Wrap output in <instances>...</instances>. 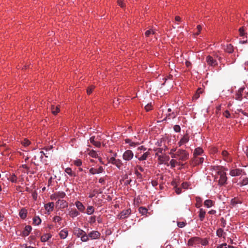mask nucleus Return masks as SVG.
Returning <instances> with one entry per match:
<instances>
[{
  "label": "nucleus",
  "mask_w": 248,
  "mask_h": 248,
  "mask_svg": "<svg viewBox=\"0 0 248 248\" xmlns=\"http://www.w3.org/2000/svg\"><path fill=\"white\" fill-rule=\"evenodd\" d=\"M226 169H224V170L219 169L217 170V175L219 176V179L218 180V185L220 186H223L226 183L227 180V177L226 176V173L225 172Z\"/></svg>",
  "instance_id": "f257e3e1"
},
{
  "label": "nucleus",
  "mask_w": 248,
  "mask_h": 248,
  "mask_svg": "<svg viewBox=\"0 0 248 248\" xmlns=\"http://www.w3.org/2000/svg\"><path fill=\"white\" fill-rule=\"evenodd\" d=\"M176 155L178 156L179 160L185 161L189 158V154L186 150L183 149H179L176 152Z\"/></svg>",
  "instance_id": "f03ea898"
},
{
  "label": "nucleus",
  "mask_w": 248,
  "mask_h": 248,
  "mask_svg": "<svg viewBox=\"0 0 248 248\" xmlns=\"http://www.w3.org/2000/svg\"><path fill=\"white\" fill-rule=\"evenodd\" d=\"M218 57V55L217 54H215L214 55V57L210 55H208L206 57V62H207V64L209 65V66L215 67L217 66L218 64L215 58Z\"/></svg>",
  "instance_id": "7ed1b4c3"
},
{
  "label": "nucleus",
  "mask_w": 248,
  "mask_h": 248,
  "mask_svg": "<svg viewBox=\"0 0 248 248\" xmlns=\"http://www.w3.org/2000/svg\"><path fill=\"white\" fill-rule=\"evenodd\" d=\"M134 157V153L130 150H126L123 155V158L126 161H130Z\"/></svg>",
  "instance_id": "20e7f679"
},
{
  "label": "nucleus",
  "mask_w": 248,
  "mask_h": 248,
  "mask_svg": "<svg viewBox=\"0 0 248 248\" xmlns=\"http://www.w3.org/2000/svg\"><path fill=\"white\" fill-rule=\"evenodd\" d=\"M108 162L115 165L119 169L122 167L123 163L120 159H116L114 157H111L109 158Z\"/></svg>",
  "instance_id": "39448f33"
},
{
  "label": "nucleus",
  "mask_w": 248,
  "mask_h": 248,
  "mask_svg": "<svg viewBox=\"0 0 248 248\" xmlns=\"http://www.w3.org/2000/svg\"><path fill=\"white\" fill-rule=\"evenodd\" d=\"M171 109L169 108L168 109V113L166 114V116L163 119L164 121L166 120L167 119L170 120L171 119H174L178 115L177 112L173 111L171 113Z\"/></svg>",
  "instance_id": "423d86ee"
},
{
  "label": "nucleus",
  "mask_w": 248,
  "mask_h": 248,
  "mask_svg": "<svg viewBox=\"0 0 248 248\" xmlns=\"http://www.w3.org/2000/svg\"><path fill=\"white\" fill-rule=\"evenodd\" d=\"M131 213V210L130 209H127L126 210H124L122 211L120 214L118 215V217L120 219H124L127 218Z\"/></svg>",
  "instance_id": "0eeeda50"
},
{
  "label": "nucleus",
  "mask_w": 248,
  "mask_h": 248,
  "mask_svg": "<svg viewBox=\"0 0 248 248\" xmlns=\"http://www.w3.org/2000/svg\"><path fill=\"white\" fill-rule=\"evenodd\" d=\"M200 238L198 237H193L189 239L187 242V245L189 246H192L194 245L200 244Z\"/></svg>",
  "instance_id": "6e6552de"
},
{
  "label": "nucleus",
  "mask_w": 248,
  "mask_h": 248,
  "mask_svg": "<svg viewBox=\"0 0 248 248\" xmlns=\"http://www.w3.org/2000/svg\"><path fill=\"white\" fill-rule=\"evenodd\" d=\"M89 236L92 239H96L100 237V233L98 231H93L89 233Z\"/></svg>",
  "instance_id": "1a4fd4ad"
},
{
  "label": "nucleus",
  "mask_w": 248,
  "mask_h": 248,
  "mask_svg": "<svg viewBox=\"0 0 248 248\" xmlns=\"http://www.w3.org/2000/svg\"><path fill=\"white\" fill-rule=\"evenodd\" d=\"M56 206H59L60 208H65L68 206V203L65 201L59 200L56 202Z\"/></svg>",
  "instance_id": "9d476101"
},
{
  "label": "nucleus",
  "mask_w": 248,
  "mask_h": 248,
  "mask_svg": "<svg viewBox=\"0 0 248 248\" xmlns=\"http://www.w3.org/2000/svg\"><path fill=\"white\" fill-rule=\"evenodd\" d=\"M242 170L240 169H233L230 170V174L232 176H237L241 175Z\"/></svg>",
  "instance_id": "9b49d317"
},
{
  "label": "nucleus",
  "mask_w": 248,
  "mask_h": 248,
  "mask_svg": "<svg viewBox=\"0 0 248 248\" xmlns=\"http://www.w3.org/2000/svg\"><path fill=\"white\" fill-rule=\"evenodd\" d=\"M189 141V137L188 135L186 134L180 140L178 143V144L179 147L181 146L185 143H187Z\"/></svg>",
  "instance_id": "f8f14e48"
},
{
  "label": "nucleus",
  "mask_w": 248,
  "mask_h": 248,
  "mask_svg": "<svg viewBox=\"0 0 248 248\" xmlns=\"http://www.w3.org/2000/svg\"><path fill=\"white\" fill-rule=\"evenodd\" d=\"M54 207V203L53 202H49L45 205V208L47 212L52 211Z\"/></svg>",
  "instance_id": "ddd939ff"
},
{
  "label": "nucleus",
  "mask_w": 248,
  "mask_h": 248,
  "mask_svg": "<svg viewBox=\"0 0 248 248\" xmlns=\"http://www.w3.org/2000/svg\"><path fill=\"white\" fill-rule=\"evenodd\" d=\"M221 154L223 157L225 161H226L227 162H229L232 160V158H231L230 154L228 153V152L227 151H226V150L223 151L222 152Z\"/></svg>",
  "instance_id": "4468645a"
},
{
  "label": "nucleus",
  "mask_w": 248,
  "mask_h": 248,
  "mask_svg": "<svg viewBox=\"0 0 248 248\" xmlns=\"http://www.w3.org/2000/svg\"><path fill=\"white\" fill-rule=\"evenodd\" d=\"M84 231L80 228H75L74 229L73 233L78 237H81Z\"/></svg>",
  "instance_id": "2eb2a0df"
},
{
  "label": "nucleus",
  "mask_w": 248,
  "mask_h": 248,
  "mask_svg": "<svg viewBox=\"0 0 248 248\" xmlns=\"http://www.w3.org/2000/svg\"><path fill=\"white\" fill-rule=\"evenodd\" d=\"M150 155V153L149 152H146L144 153L141 156L138 157V155L137 154L135 155V157L136 158H138V159L140 161L145 160H146L149 155Z\"/></svg>",
  "instance_id": "dca6fc26"
},
{
  "label": "nucleus",
  "mask_w": 248,
  "mask_h": 248,
  "mask_svg": "<svg viewBox=\"0 0 248 248\" xmlns=\"http://www.w3.org/2000/svg\"><path fill=\"white\" fill-rule=\"evenodd\" d=\"M44 152L43 151H40L36 155L34 156V159L36 160L37 157H38L40 161L42 162H45L46 161V160H44Z\"/></svg>",
  "instance_id": "f3484780"
},
{
  "label": "nucleus",
  "mask_w": 248,
  "mask_h": 248,
  "mask_svg": "<svg viewBox=\"0 0 248 248\" xmlns=\"http://www.w3.org/2000/svg\"><path fill=\"white\" fill-rule=\"evenodd\" d=\"M199 213V217L200 218V220L202 221L204 220L205 218V216L206 214V212L205 210H204L203 209L201 208L198 212Z\"/></svg>",
  "instance_id": "a211bd4d"
},
{
  "label": "nucleus",
  "mask_w": 248,
  "mask_h": 248,
  "mask_svg": "<svg viewBox=\"0 0 248 248\" xmlns=\"http://www.w3.org/2000/svg\"><path fill=\"white\" fill-rule=\"evenodd\" d=\"M75 205L77 208L78 209L79 211L81 212H83L85 210V206L83 205V204L79 201H77L75 202Z\"/></svg>",
  "instance_id": "6ab92c4d"
},
{
  "label": "nucleus",
  "mask_w": 248,
  "mask_h": 248,
  "mask_svg": "<svg viewBox=\"0 0 248 248\" xmlns=\"http://www.w3.org/2000/svg\"><path fill=\"white\" fill-rule=\"evenodd\" d=\"M27 210L25 208H22L19 213V216L22 219H25L27 217Z\"/></svg>",
  "instance_id": "aec40b11"
},
{
  "label": "nucleus",
  "mask_w": 248,
  "mask_h": 248,
  "mask_svg": "<svg viewBox=\"0 0 248 248\" xmlns=\"http://www.w3.org/2000/svg\"><path fill=\"white\" fill-rule=\"evenodd\" d=\"M203 150L201 148H197L195 149L193 155L194 158L196 157V156H198V155H201L203 153Z\"/></svg>",
  "instance_id": "412c9836"
},
{
  "label": "nucleus",
  "mask_w": 248,
  "mask_h": 248,
  "mask_svg": "<svg viewBox=\"0 0 248 248\" xmlns=\"http://www.w3.org/2000/svg\"><path fill=\"white\" fill-rule=\"evenodd\" d=\"M94 139V136H92V137H91L90 139V142L94 146H95L96 147H100L101 146V143L100 142L95 141Z\"/></svg>",
  "instance_id": "4be33fe9"
},
{
  "label": "nucleus",
  "mask_w": 248,
  "mask_h": 248,
  "mask_svg": "<svg viewBox=\"0 0 248 248\" xmlns=\"http://www.w3.org/2000/svg\"><path fill=\"white\" fill-rule=\"evenodd\" d=\"M31 227L30 225H27L25 227L24 230L23 232V235L24 236L29 235L30 232L31 231Z\"/></svg>",
  "instance_id": "5701e85b"
},
{
  "label": "nucleus",
  "mask_w": 248,
  "mask_h": 248,
  "mask_svg": "<svg viewBox=\"0 0 248 248\" xmlns=\"http://www.w3.org/2000/svg\"><path fill=\"white\" fill-rule=\"evenodd\" d=\"M68 233V231L66 229H63L60 232L59 235L62 239H65L67 236Z\"/></svg>",
  "instance_id": "b1692460"
},
{
  "label": "nucleus",
  "mask_w": 248,
  "mask_h": 248,
  "mask_svg": "<svg viewBox=\"0 0 248 248\" xmlns=\"http://www.w3.org/2000/svg\"><path fill=\"white\" fill-rule=\"evenodd\" d=\"M224 50L226 52L229 53H232L233 51V47L231 44H228L224 48Z\"/></svg>",
  "instance_id": "393cba45"
},
{
  "label": "nucleus",
  "mask_w": 248,
  "mask_h": 248,
  "mask_svg": "<svg viewBox=\"0 0 248 248\" xmlns=\"http://www.w3.org/2000/svg\"><path fill=\"white\" fill-rule=\"evenodd\" d=\"M79 215V212L76 209H72L69 212V216L73 218L77 217Z\"/></svg>",
  "instance_id": "a878e982"
},
{
  "label": "nucleus",
  "mask_w": 248,
  "mask_h": 248,
  "mask_svg": "<svg viewBox=\"0 0 248 248\" xmlns=\"http://www.w3.org/2000/svg\"><path fill=\"white\" fill-rule=\"evenodd\" d=\"M51 237L50 233L45 234L41 236V239L42 242H46L49 240Z\"/></svg>",
  "instance_id": "bb28decb"
},
{
  "label": "nucleus",
  "mask_w": 248,
  "mask_h": 248,
  "mask_svg": "<svg viewBox=\"0 0 248 248\" xmlns=\"http://www.w3.org/2000/svg\"><path fill=\"white\" fill-rule=\"evenodd\" d=\"M202 92V88H199L197 90L196 93H195V94L193 96V100H197L199 97L200 94H201Z\"/></svg>",
  "instance_id": "cd10ccee"
},
{
  "label": "nucleus",
  "mask_w": 248,
  "mask_h": 248,
  "mask_svg": "<svg viewBox=\"0 0 248 248\" xmlns=\"http://www.w3.org/2000/svg\"><path fill=\"white\" fill-rule=\"evenodd\" d=\"M65 172L71 176H76V173L72 170L70 168H67L65 170Z\"/></svg>",
  "instance_id": "c85d7f7f"
},
{
  "label": "nucleus",
  "mask_w": 248,
  "mask_h": 248,
  "mask_svg": "<svg viewBox=\"0 0 248 248\" xmlns=\"http://www.w3.org/2000/svg\"><path fill=\"white\" fill-rule=\"evenodd\" d=\"M203 157H199L198 156H196V157L194 158V161L196 164L202 163L203 161Z\"/></svg>",
  "instance_id": "c756f323"
},
{
  "label": "nucleus",
  "mask_w": 248,
  "mask_h": 248,
  "mask_svg": "<svg viewBox=\"0 0 248 248\" xmlns=\"http://www.w3.org/2000/svg\"><path fill=\"white\" fill-rule=\"evenodd\" d=\"M41 222V219L38 216H35L33 218V224L36 225L40 224Z\"/></svg>",
  "instance_id": "7c9ffc66"
},
{
  "label": "nucleus",
  "mask_w": 248,
  "mask_h": 248,
  "mask_svg": "<svg viewBox=\"0 0 248 248\" xmlns=\"http://www.w3.org/2000/svg\"><path fill=\"white\" fill-rule=\"evenodd\" d=\"M89 234L87 235L86 232H84L82 236H81L80 239L82 242H87L89 240Z\"/></svg>",
  "instance_id": "2f4dec72"
},
{
  "label": "nucleus",
  "mask_w": 248,
  "mask_h": 248,
  "mask_svg": "<svg viewBox=\"0 0 248 248\" xmlns=\"http://www.w3.org/2000/svg\"><path fill=\"white\" fill-rule=\"evenodd\" d=\"M204 205L207 208L211 207L213 206V201L210 200H206L204 202Z\"/></svg>",
  "instance_id": "473e14b6"
},
{
  "label": "nucleus",
  "mask_w": 248,
  "mask_h": 248,
  "mask_svg": "<svg viewBox=\"0 0 248 248\" xmlns=\"http://www.w3.org/2000/svg\"><path fill=\"white\" fill-rule=\"evenodd\" d=\"M55 195L58 197V198L62 199L66 196L65 193L63 191H59L55 193Z\"/></svg>",
  "instance_id": "72a5a7b5"
},
{
  "label": "nucleus",
  "mask_w": 248,
  "mask_h": 248,
  "mask_svg": "<svg viewBox=\"0 0 248 248\" xmlns=\"http://www.w3.org/2000/svg\"><path fill=\"white\" fill-rule=\"evenodd\" d=\"M51 110L53 114L56 115L59 112L60 109L58 106L55 107L54 106L52 105L51 106Z\"/></svg>",
  "instance_id": "f704fd0d"
},
{
  "label": "nucleus",
  "mask_w": 248,
  "mask_h": 248,
  "mask_svg": "<svg viewBox=\"0 0 248 248\" xmlns=\"http://www.w3.org/2000/svg\"><path fill=\"white\" fill-rule=\"evenodd\" d=\"M88 154L90 156H91L92 157H94V158L98 157V154H97L96 152L93 150L90 151Z\"/></svg>",
  "instance_id": "c9c22d12"
},
{
  "label": "nucleus",
  "mask_w": 248,
  "mask_h": 248,
  "mask_svg": "<svg viewBox=\"0 0 248 248\" xmlns=\"http://www.w3.org/2000/svg\"><path fill=\"white\" fill-rule=\"evenodd\" d=\"M240 203H241V202L240 200H239L236 198L232 199L231 200V204L232 206H235L237 204H240Z\"/></svg>",
  "instance_id": "e433bc0d"
},
{
  "label": "nucleus",
  "mask_w": 248,
  "mask_h": 248,
  "mask_svg": "<svg viewBox=\"0 0 248 248\" xmlns=\"http://www.w3.org/2000/svg\"><path fill=\"white\" fill-rule=\"evenodd\" d=\"M139 211L142 215H144L147 213L148 210L145 207H140L139 208Z\"/></svg>",
  "instance_id": "4c0bfd02"
},
{
  "label": "nucleus",
  "mask_w": 248,
  "mask_h": 248,
  "mask_svg": "<svg viewBox=\"0 0 248 248\" xmlns=\"http://www.w3.org/2000/svg\"><path fill=\"white\" fill-rule=\"evenodd\" d=\"M94 212V208L93 206H89L87 208V214L88 215H92Z\"/></svg>",
  "instance_id": "58836bf2"
},
{
  "label": "nucleus",
  "mask_w": 248,
  "mask_h": 248,
  "mask_svg": "<svg viewBox=\"0 0 248 248\" xmlns=\"http://www.w3.org/2000/svg\"><path fill=\"white\" fill-rule=\"evenodd\" d=\"M158 159L160 161L163 162L166 160H168L169 159V157L161 155H158Z\"/></svg>",
  "instance_id": "ea45409f"
},
{
  "label": "nucleus",
  "mask_w": 248,
  "mask_h": 248,
  "mask_svg": "<svg viewBox=\"0 0 248 248\" xmlns=\"http://www.w3.org/2000/svg\"><path fill=\"white\" fill-rule=\"evenodd\" d=\"M8 179L13 183H16L17 181V177L15 174H13L10 176Z\"/></svg>",
  "instance_id": "a19ab883"
},
{
  "label": "nucleus",
  "mask_w": 248,
  "mask_h": 248,
  "mask_svg": "<svg viewBox=\"0 0 248 248\" xmlns=\"http://www.w3.org/2000/svg\"><path fill=\"white\" fill-rule=\"evenodd\" d=\"M155 31H154L153 30H149L146 31V32H145V35L146 37H149L150 34H155Z\"/></svg>",
  "instance_id": "79ce46f5"
},
{
  "label": "nucleus",
  "mask_w": 248,
  "mask_h": 248,
  "mask_svg": "<svg viewBox=\"0 0 248 248\" xmlns=\"http://www.w3.org/2000/svg\"><path fill=\"white\" fill-rule=\"evenodd\" d=\"M155 151H156V154H155V155H157L158 156V155H159L160 154H163V148H157L155 150Z\"/></svg>",
  "instance_id": "37998d69"
},
{
  "label": "nucleus",
  "mask_w": 248,
  "mask_h": 248,
  "mask_svg": "<svg viewBox=\"0 0 248 248\" xmlns=\"http://www.w3.org/2000/svg\"><path fill=\"white\" fill-rule=\"evenodd\" d=\"M73 163L77 166H80L82 165V161L80 159H77L73 161Z\"/></svg>",
  "instance_id": "c03bdc74"
},
{
  "label": "nucleus",
  "mask_w": 248,
  "mask_h": 248,
  "mask_svg": "<svg viewBox=\"0 0 248 248\" xmlns=\"http://www.w3.org/2000/svg\"><path fill=\"white\" fill-rule=\"evenodd\" d=\"M223 233V230L221 228H219L217 231V235L218 237H221Z\"/></svg>",
  "instance_id": "a18cd8bd"
},
{
  "label": "nucleus",
  "mask_w": 248,
  "mask_h": 248,
  "mask_svg": "<svg viewBox=\"0 0 248 248\" xmlns=\"http://www.w3.org/2000/svg\"><path fill=\"white\" fill-rule=\"evenodd\" d=\"M178 162L175 159H171L170 162V164L171 168H174L175 167V165Z\"/></svg>",
  "instance_id": "49530a36"
},
{
  "label": "nucleus",
  "mask_w": 248,
  "mask_h": 248,
  "mask_svg": "<svg viewBox=\"0 0 248 248\" xmlns=\"http://www.w3.org/2000/svg\"><path fill=\"white\" fill-rule=\"evenodd\" d=\"M208 241L207 239H202L200 238V244H201L203 246H206L208 244Z\"/></svg>",
  "instance_id": "de8ad7c7"
},
{
  "label": "nucleus",
  "mask_w": 248,
  "mask_h": 248,
  "mask_svg": "<svg viewBox=\"0 0 248 248\" xmlns=\"http://www.w3.org/2000/svg\"><path fill=\"white\" fill-rule=\"evenodd\" d=\"M94 88V86H93V85L89 87L87 89V93L88 94H90L92 93V91Z\"/></svg>",
  "instance_id": "09e8293b"
},
{
  "label": "nucleus",
  "mask_w": 248,
  "mask_h": 248,
  "mask_svg": "<svg viewBox=\"0 0 248 248\" xmlns=\"http://www.w3.org/2000/svg\"><path fill=\"white\" fill-rule=\"evenodd\" d=\"M248 184V178L246 177L243 178L242 180L241 185L242 186H245L247 185Z\"/></svg>",
  "instance_id": "8fccbe9b"
},
{
  "label": "nucleus",
  "mask_w": 248,
  "mask_h": 248,
  "mask_svg": "<svg viewBox=\"0 0 248 248\" xmlns=\"http://www.w3.org/2000/svg\"><path fill=\"white\" fill-rule=\"evenodd\" d=\"M173 129L176 132H179L181 130V127L179 125H175L173 126Z\"/></svg>",
  "instance_id": "3c124183"
},
{
  "label": "nucleus",
  "mask_w": 248,
  "mask_h": 248,
  "mask_svg": "<svg viewBox=\"0 0 248 248\" xmlns=\"http://www.w3.org/2000/svg\"><path fill=\"white\" fill-rule=\"evenodd\" d=\"M152 108V106L151 103L148 104L145 106V109L147 111H149Z\"/></svg>",
  "instance_id": "603ef678"
},
{
  "label": "nucleus",
  "mask_w": 248,
  "mask_h": 248,
  "mask_svg": "<svg viewBox=\"0 0 248 248\" xmlns=\"http://www.w3.org/2000/svg\"><path fill=\"white\" fill-rule=\"evenodd\" d=\"M235 98H236V99H237L238 100L241 101L242 99V94L237 93L236 94Z\"/></svg>",
  "instance_id": "864d4df0"
},
{
  "label": "nucleus",
  "mask_w": 248,
  "mask_h": 248,
  "mask_svg": "<svg viewBox=\"0 0 248 248\" xmlns=\"http://www.w3.org/2000/svg\"><path fill=\"white\" fill-rule=\"evenodd\" d=\"M31 143V142L28 140H26V139H25L24 140V141L22 142V144L24 146H27L28 145H29Z\"/></svg>",
  "instance_id": "5fc2aeb1"
},
{
  "label": "nucleus",
  "mask_w": 248,
  "mask_h": 248,
  "mask_svg": "<svg viewBox=\"0 0 248 248\" xmlns=\"http://www.w3.org/2000/svg\"><path fill=\"white\" fill-rule=\"evenodd\" d=\"M62 220V217L59 216H55L53 217V221L55 222H59Z\"/></svg>",
  "instance_id": "6e6d98bb"
},
{
  "label": "nucleus",
  "mask_w": 248,
  "mask_h": 248,
  "mask_svg": "<svg viewBox=\"0 0 248 248\" xmlns=\"http://www.w3.org/2000/svg\"><path fill=\"white\" fill-rule=\"evenodd\" d=\"M89 172L90 173H91L92 174H95L96 173H97V170L93 168H91L90 170H89Z\"/></svg>",
  "instance_id": "4d7b16f0"
},
{
  "label": "nucleus",
  "mask_w": 248,
  "mask_h": 248,
  "mask_svg": "<svg viewBox=\"0 0 248 248\" xmlns=\"http://www.w3.org/2000/svg\"><path fill=\"white\" fill-rule=\"evenodd\" d=\"M186 225V223L185 222H177V225L180 228H183Z\"/></svg>",
  "instance_id": "13d9d810"
},
{
  "label": "nucleus",
  "mask_w": 248,
  "mask_h": 248,
  "mask_svg": "<svg viewBox=\"0 0 248 248\" xmlns=\"http://www.w3.org/2000/svg\"><path fill=\"white\" fill-rule=\"evenodd\" d=\"M239 31L240 36H244L245 33L244 29L243 27L240 28L239 30Z\"/></svg>",
  "instance_id": "bf43d9fd"
},
{
  "label": "nucleus",
  "mask_w": 248,
  "mask_h": 248,
  "mask_svg": "<svg viewBox=\"0 0 248 248\" xmlns=\"http://www.w3.org/2000/svg\"><path fill=\"white\" fill-rule=\"evenodd\" d=\"M221 226L222 227H225L226 224V222L225 219L223 217H221L220 219Z\"/></svg>",
  "instance_id": "052dcab7"
},
{
  "label": "nucleus",
  "mask_w": 248,
  "mask_h": 248,
  "mask_svg": "<svg viewBox=\"0 0 248 248\" xmlns=\"http://www.w3.org/2000/svg\"><path fill=\"white\" fill-rule=\"evenodd\" d=\"M197 29L198 31L194 34L195 35H198L199 34L202 30V26L200 25H198L197 27Z\"/></svg>",
  "instance_id": "680f3d73"
},
{
  "label": "nucleus",
  "mask_w": 248,
  "mask_h": 248,
  "mask_svg": "<svg viewBox=\"0 0 248 248\" xmlns=\"http://www.w3.org/2000/svg\"><path fill=\"white\" fill-rule=\"evenodd\" d=\"M223 115L227 118H229L231 116V114L228 110H226L223 113Z\"/></svg>",
  "instance_id": "e2e57ef3"
},
{
  "label": "nucleus",
  "mask_w": 248,
  "mask_h": 248,
  "mask_svg": "<svg viewBox=\"0 0 248 248\" xmlns=\"http://www.w3.org/2000/svg\"><path fill=\"white\" fill-rule=\"evenodd\" d=\"M135 174L137 176L138 178L142 179V175L137 170H135Z\"/></svg>",
  "instance_id": "0e129e2a"
},
{
  "label": "nucleus",
  "mask_w": 248,
  "mask_h": 248,
  "mask_svg": "<svg viewBox=\"0 0 248 248\" xmlns=\"http://www.w3.org/2000/svg\"><path fill=\"white\" fill-rule=\"evenodd\" d=\"M140 144L139 142H131L130 144L129 145L131 147H135L139 145Z\"/></svg>",
  "instance_id": "69168bd1"
},
{
  "label": "nucleus",
  "mask_w": 248,
  "mask_h": 248,
  "mask_svg": "<svg viewBox=\"0 0 248 248\" xmlns=\"http://www.w3.org/2000/svg\"><path fill=\"white\" fill-rule=\"evenodd\" d=\"M104 169L102 166H100L97 170V173H100L104 171Z\"/></svg>",
  "instance_id": "338daca9"
},
{
  "label": "nucleus",
  "mask_w": 248,
  "mask_h": 248,
  "mask_svg": "<svg viewBox=\"0 0 248 248\" xmlns=\"http://www.w3.org/2000/svg\"><path fill=\"white\" fill-rule=\"evenodd\" d=\"M175 192L177 194H179L182 192V188L179 187H176Z\"/></svg>",
  "instance_id": "774afa93"
}]
</instances>
